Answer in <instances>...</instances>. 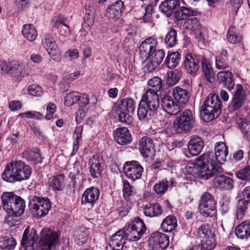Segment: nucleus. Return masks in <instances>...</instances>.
Returning a JSON list of instances; mask_svg holds the SVG:
<instances>
[{
    "instance_id": "f8f14e48",
    "label": "nucleus",
    "mask_w": 250,
    "mask_h": 250,
    "mask_svg": "<svg viewBox=\"0 0 250 250\" xmlns=\"http://www.w3.org/2000/svg\"><path fill=\"white\" fill-rule=\"evenodd\" d=\"M123 170L125 176L134 181L141 178L144 168L139 162L131 161L125 163Z\"/></svg>"
},
{
    "instance_id": "6ab92c4d",
    "label": "nucleus",
    "mask_w": 250,
    "mask_h": 250,
    "mask_svg": "<svg viewBox=\"0 0 250 250\" xmlns=\"http://www.w3.org/2000/svg\"><path fill=\"white\" fill-rule=\"evenodd\" d=\"M123 8V2L121 0H118L107 7L105 10V16L109 19L116 20L121 16Z\"/></svg>"
},
{
    "instance_id": "49530a36",
    "label": "nucleus",
    "mask_w": 250,
    "mask_h": 250,
    "mask_svg": "<svg viewBox=\"0 0 250 250\" xmlns=\"http://www.w3.org/2000/svg\"><path fill=\"white\" fill-rule=\"evenodd\" d=\"M172 163L169 159H166L163 161H158L153 162L151 165V168L152 169H158V171L162 170H171L172 167Z\"/></svg>"
},
{
    "instance_id": "0eeeda50",
    "label": "nucleus",
    "mask_w": 250,
    "mask_h": 250,
    "mask_svg": "<svg viewBox=\"0 0 250 250\" xmlns=\"http://www.w3.org/2000/svg\"><path fill=\"white\" fill-rule=\"evenodd\" d=\"M195 125L194 114L191 110L187 109L176 118L174 126L177 133H187L195 126Z\"/></svg>"
},
{
    "instance_id": "a211bd4d",
    "label": "nucleus",
    "mask_w": 250,
    "mask_h": 250,
    "mask_svg": "<svg viewBox=\"0 0 250 250\" xmlns=\"http://www.w3.org/2000/svg\"><path fill=\"white\" fill-rule=\"evenodd\" d=\"M89 164L90 165L89 171L91 176L94 178H99L103 170L102 160L98 155H94L89 159Z\"/></svg>"
},
{
    "instance_id": "72a5a7b5",
    "label": "nucleus",
    "mask_w": 250,
    "mask_h": 250,
    "mask_svg": "<svg viewBox=\"0 0 250 250\" xmlns=\"http://www.w3.org/2000/svg\"><path fill=\"white\" fill-rule=\"evenodd\" d=\"M235 233L241 239L250 237V221H246L239 225L235 229Z\"/></svg>"
},
{
    "instance_id": "423d86ee",
    "label": "nucleus",
    "mask_w": 250,
    "mask_h": 250,
    "mask_svg": "<svg viewBox=\"0 0 250 250\" xmlns=\"http://www.w3.org/2000/svg\"><path fill=\"white\" fill-rule=\"evenodd\" d=\"M157 41L153 38L146 39L140 46V55L144 60L151 59L160 64L163 60L165 53L163 49L156 50Z\"/></svg>"
},
{
    "instance_id": "a878e982",
    "label": "nucleus",
    "mask_w": 250,
    "mask_h": 250,
    "mask_svg": "<svg viewBox=\"0 0 250 250\" xmlns=\"http://www.w3.org/2000/svg\"><path fill=\"white\" fill-rule=\"evenodd\" d=\"M124 231L119 230L111 237L109 242V246L112 250H122L125 240L124 238Z\"/></svg>"
},
{
    "instance_id": "79ce46f5",
    "label": "nucleus",
    "mask_w": 250,
    "mask_h": 250,
    "mask_svg": "<svg viewBox=\"0 0 250 250\" xmlns=\"http://www.w3.org/2000/svg\"><path fill=\"white\" fill-rule=\"evenodd\" d=\"M115 113L119 121L122 123L130 124L132 121V115L134 112H128L115 107Z\"/></svg>"
},
{
    "instance_id": "e433bc0d",
    "label": "nucleus",
    "mask_w": 250,
    "mask_h": 250,
    "mask_svg": "<svg viewBox=\"0 0 250 250\" xmlns=\"http://www.w3.org/2000/svg\"><path fill=\"white\" fill-rule=\"evenodd\" d=\"M136 107V103L134 100L131 98H124L121 100L115 106V107L134 112Z\"/></svg>"
},
{
    "instance_id": "473e14b6",
    "label": "nucleus",
    "mask_w": 250,
    "mask_h": 250,
    "mask_svg": "<svg viewBox=\"0 0 250 250\" xmlns=\"http://www.w3.org/2000/svg\"><path fill=\"white\" fill-rule=\"evenodd\" d=\"M197 14V12L191 8L181 6L175 11L174 15L178 21H182L187 19L189 17L196 16Z\"/></svg>"
},
{
    "instance_id": "37998d69",
    "label": "nucleus",
    "mask_w": 250,
    "mask_h": 250,
    "mask_svg": "<svg viewBox=\"0 0 250 250\" xmlns=\"http://www.w3.org/2000/svg\"><path fill=\"white\" fill-rule=\"evenodd\" d=\"M249 203L247 200L240 199L238 201L236 206V218L237 220H241L246 214L248 209Z\"/></svg>"
},
{
    "instance_id": "20e7f679",
    "label": "nucleus",
    "mask_w": 250,
    "mask_h": 250,
    "mask_svg": "<svg viewBox=\"0 0 250 250\" xmlns=\"http://www.w3.org/2000/svg\"><path fill=\"white\" fill-rule=\"evenodd\" d=\"M3 209L10 217H20L24 212L25 204L24 200L14 192H3L1 195Z\"/></svg>"
},
{
    "instance_id": "6e6552de",
    "label": "nucleus",
    "mask_w": 250,
    "mask_h": 250,
    "mask_svg": "<svg viewBox=\"0 0 250 250\" xmlns=\"http://www.w3.org/2000/svg\"><path fill=\"white\" fill-rule=\"evenodd\" d=\"M29 208L33 216L41 218L48 213L51 204L48 198L34 196L30 200Z\"/></svg>"
},
{
    "instance_id": "e2e57ef3",
    "label": "nucleus",
    "mask_w": 250,
    "mask_h": 250,
    "mask_svg": "<svg viewBox=\"0 0 250 250\" xmlns=\"http://www.w3.org/2000/svg\"><path fill=\"white\" fill-rule=\"evenodd\" d=\"M12 68V62H0V69L4 72L7 74H11Z\"/></svg>"
},
{
    "instance_id": "c85d7f7f",
    "label": "nucleus",
    "mask_w": 250,
    "mask_h": 250,
    "mask_svg": "<svg viewBox=\"0 0 250 250\" xmlns=\"http://www.w3.org/2000/svg\"><path fill=\"white\" fill-rule=\"evenodd\" d=\"M201 61L204 75L207 81L211 83L215 76L211 64L209 61L204 56H201Z\"/></svg>"
},
{
    "instance_id": "4d7b16f0",
    "label": "nucleus",
    "mask_w": 250,
    "mask_h": 250,
    "mask_svg": "<svg viewBox=\"0 0 250 250\" xmlns=\"http://www.w3.org/2000/svg\"><path fill=\"white\" fill-rule=\"evenodd\" d=\"M151 111L147 108L142 102L140 101L137 110V115L140 120H144L147 118L148 114H150Z\"/></svg>"
},
{
    "instance_id": "69168bd1",
    "label": "nucleus",
    "mask_w": 250,
    "mask_h": 250,
    "mask_svg": "<svg viewBox=\"0 0 250 250\" xmlns=\"http://www.w3.org/2000/svg\"><path fill=\"white\" fill-rule=\"evenodd\" d=\"M149 59L146 64V68L149 72H152L158 67L160 63L153 60Z\"/></svg>"
},
{
    "instance_id": "bb28decb",
    "label": "nucleus",
    "mask_w": 250,
    "mask_h": 250,
    "mask_svg": "<svg viewBox=\"0 0 250 250\" xmlns=\"http://www.w3.org/2000/svg\"><path fill=\"white\" fill-rule=\"evenodd\" d=\"M217 77L219 82L222 83L229 90L233 89L235 83L231 72L229 71L219 72L217 74Z\"/></svg>"
},
{
    "instance_id": "13d9d810",
    "label": "nucleus",
    "mask_w": 250,
    "mask_h": 250,
    "mask_svg": "<svg viewBox=\"0 0 250 250\" xmlns=\"http://www.w3.org/2000/svg\"><path fill=\"white\" fill-rule=\"evenodd\" d=\"M198 234L200 237L205 238L210 236L213 233H211L209 226L207 224H205L198 228Z\"/></svg>"
},
{
    "instance_id": "4c0bfd02",
    "label": "nucleus",
    "mask_w": 250,
    "mask_h": 250,
    "mask_svg": "<svg viewBox=\"0 0 250 250\" xmlns=\"http://www.w3.org/2000/svg\"><path fill=\"white\" fill-rule=\"evenodd\" d=\"M228 52L226 50L222 51L216 57L215 66L218 69H224L229 67Z\"/></svg>"
},
{
    "instance_id": "c9c22d12",
    "label": "nucleus",
    "mask_w": 250,
    "mask_h": 250,
    "mask_svg": "<svg viewBox=\"0 0 250 250\" xmlns=\"http://www.w3.org/2000/svg\"><path fill=\"white\" fill-rule=\"evenodd\" d=\"M177 219L173 215L167 216L162 222L161 229L164 232H171L177 227Z\"/></svg>"
},
{
    "instance_id": "09e8293b",
    "label": "nucleus",
    "mask_w": 250,
    "mask_h": 250,
    "mask_svg": "<svg viewBox=\"0 0 250 250\" xmlns=\"http://www.w3.org/2000/svg\"><path fill=\"white\" fill-rule=\"evenodd\" d=\"M182 72L178 69H175L168 74L167 83L168 85H173L176 84L180 80L182 76Z\"/></svg>"
},
{
    "instance_id": "aec40b11",
    "label": "nucleus",
    "mask_w": 250,
    "mask_h": 250,
    "mask_svg": "<svg viewBox=\"0 0 250 250\" xmlns=\"http://www.w3.org/2000/svg\"><path fill=\"white\" fill-rule=\"evenodd\" d=\"M38 238V235L37 231L34 229H30L27 227L24 231L21 244L22 246L26 248L31 247L32 250Z\"/></svg>"
},
{
    "instance_id": "338daca9",
    "label": "nucleus",
    "mask_w": 250,
    "mask_h": 250,
    "mask_svg": "<svg viewBox=\"0 0 250 250\" xmlns=\"http://www.w3.org/2000/svg\"><path fill=\"white\" fill-rule=\"evenodd\" d=\"M77 103L81 107L86 106L89 103L88 96L86 94H81L79 93V101Z\"/></svg>"
},
{
    "instance_id": "393cba45",
    "label": "nucleus",
    "mask_w": 250,
    "mask_h": 250,
    "mask_svg": "<svg viewBox=\"0 0 250 250\" xmlns=\"http://www.w3.org/2000/svg\"><path fill=\"white\" fill-rule=\"evenodd\" d=\"M180 5V0H165L161 3L159 7L162 13L167 17H170L174 11L178 10Z\"/></svg>"
},
{
    "instance_id": "39448f33",
    "label": "nucleus",
    "mask_w": 250,
    "mask_h": 250,
    "mask_svg": "<svg viewBox=\"0 0 250 250\" xmlns=\"http://www.w3.org/2000/svg\"><path fill=\"white\" fill-rule=\"evenodd\" d=\"M222 102L215 94H210L203 102L201 116L204 121L209 122L216 118L221 112Z\"/></svg>"
},
{
    "instance_id": "5fc2aeb1",
    "label": "nucleus",
    "mask_w": 250,
    "mask_h": 250,
    "mask_svg": "<svg viewBox=\"0 0 250 250\" xmlns=\"http://www.w3.org/2000/svg\"><path fill=\"white\" fill-rule=\"evenodd\" d=\"M168 182L166 179H163L159 183L156 184L153 187L155 192L159 195L164 194L167 190Z\"/></svg>"
},
{
    "instance_id": "bf43d9fd",
    "label": "nucleus",
    "mask_w": 250,
    "mask_h": 250,
    "mask_svg": "<svg viewBox=\"0 0 250 250\" xmlns=\"http://www.w3.org/2000/svg\"><path fill=\"white\" fill-rule=\"evenodd\" d=\"M28 93L33 96H41L42 94V87L37 84H32L28 87Z\"/></svg>"
},
{
    "instance_id": "774afa93",
    "label": "nucleus",
    "mask_w": 250,
    "mask_h": 250,
    "mask_svg": "<svg viewBox=\"0 0 250 250\" xmlns=\"http://www.w3.org/2000/svg\"><path fill=\"white\" fill-rule=\"evenodd\" d=\"M66 54L71 61L76 60L79 57V52L77 49H69Z\"/></svg>"
},
{
    "instance_id": "f3484780",
    "label": "nucleus",
    "mask_w": 250,
    "mask_h": 250,
    "mask_svg": "<svg viewBox=\"0 0 250 250\" xmlns=\"http://www.w3.org/2000/svg\"><path fill=\"white\" fill-rule=\"evenodd\" d=\"M201 56L188 53L185 58L184 65L188 73L195 75L199 69V61Z\"/></svg>"
},
{
    "instance_id": "b1692460",
    "label": "nucleus",
    "mask_w": 250,
    "mask_h": 250,
    "mask_svg": "<svg viewBox=\"0 0 250 250\" xmlns=\"http://www.w3.org/2000/svg\"><path fill=\"white\" fill-rule=\"evenodd\" d=\"M114 136L117 143L121 145H125L131 140V136L126 127L117 128L114 132Z\"/></svg>"
},
{
    "instance_id": "c756f323",
    "label": "nucleus",
    "mask_w": 250,
    "mask_h": 250,
    "mask_svg": "<svg viewBox=\"0 0 250 250\" xmlns=\"http://www.w3.org/2000/svg\"><path fill=\"white\" fill-rule=\"evenodd\" d=\"M215 184L221 189L229 190L233 187V181L231 178L220 175L215 177Z\"/></svg>"
},
{
    "instance_id": "c03bdc74",
    "label": "nucleus",
    "mask_w": 250,
    "mask_h": 250,
    "mask_svg": "<svg viewBox=\"0 0 250 250\" xmlns=\"http://www.w3.org/2000/svg\"><path fill=\"white\" fill-rule=\"evenodd\" d=\"M23 156L27 161L40 163L42 161L41 154L37 150L27 149L23 152Z\"/></svg>"
},
{
    "instance_id": "0e129e2a",
    "label": "nucleus",
    "mask_w": 250,
    "mask_h": 250,
    "mask_svg": "<svg viewBox=\"0 0 250 250\" xmlns=\"http://www.w3.org/2000/svg\"><path fill=\"white\" fill-rule=\"evenodd\" d=\"M22 107L21 103L18 100L12 101L9 103V108L12 111L20 109Z\"/></svg>"
},
{
    "instance_id": "864d4df0",
    "label": "nucleus",
    "mask_w": 250,
    "mask_h": 250,
    "mask_svg": "<svg viewBox=\"0 0 250 250\" xmlns=\"http://www.w3.org/2000/svg\"><path fill=\"white\" fill-rule=\"evenodd\" d=\"M202 240V247L206 250H210L213 249L216 245V241L214 234L203 238Z\"/></svg>"
},
{
    "instance_id": "4468645a",
    "label": "nucleus",
    "mask_w": 250,
    "mask_h": 250,
    "mask_svg": "<svg viewBox=\"0 0 250 250\" xmlns=\"http://www.w3.org/2000/svg\"><path fill=\"white\" fill-rule=\"evenodd\" d=\"M141 101L146 106L149 111H156L160 106L158 93L153 91H146L142 96Z\"/></svg>"
},
{
    "instance_id": "8fccbe9b",
    "label": "nucleus",
    "mask_w": 250,
    "mask_h": 250,
    "mask_svg": "<svg viewBox=\"0 0 250 250\" xmlns=\"http://www.w3.org/2000/svg\"><path fill=\"white\" fill-rule=\"evenodd\" d=\"M53 27L59 30L60 34L63 36L65 37L70 34V28L63 22V21H62L60 20H57Z\"/></svg>"
},
{
    "instance_id": "2eb2a0df",
    "label": "nucleus",
    "mask_w": 250,
    "mask_h": 250,
    "mask_svg": "<svg viewBox=\"0 0 250 250\" xmlns=\"http://www.w3.org/2000/svg\"><path fill=\"white\" fill-rule=\"evenodd\" d=\"M149 244L153 250H163L168 246L169 239L166 234L156 232L152 234Z\"/></svg>"
},
{
    "instance_id": "ddd939ff",
    "label": "nucleus",
    "mask_w": 250,
    "mask_h": 250,
    "mask_svg": "<svg viewBox=\"0 0 250 250\" xmlns=\"http://www.w3.org/2000/svg\"><path fill=\"white\" fill-rule=\"evenodd\" d=\"M42 45L54 60H60V51L54 38L49 34L44 35L42 40Z\"/></svg>"
},
{
    "instance_id": "a18cd8bd",
    "label": "nucleus",
    "mask_w": 250,
    "mask_h": 250,
    "mask_svg": "<svg viewBox=\"0 0 250 250\" xmlns=\"http://www.w3.org/2000/svg\"><path fill=\"white\" fill-rule=\"evenodd\" d=\"M237 124L244 137L247 139L250 138V122L246 119L239 118L237 121Z\"/></svg>"
},
{
    "instance_id": "5701e85b",
    "label": "nucleus",
    "mask_w": 250,
    "mask_h": 250,
    "mask_svg": "<svg viewBox=\"0 0 250 250\" xmlns=\"http://www.w3.org/2000/svg\"><path fill=\"white\" fill-rule=\"evenodd\" d=\"M245 99V92L241 84H237L236 91L233 95L231 106L233 110H237L241 107L244 104Z\"/></svg>"
},
{
    "instance_id": "dca6fc26",
    "label": "nucleus",
    "mask_w": 250,
    "mask_h": 250,
    "mask_svg": "<svg viewBox=\"0 0 250 250\" xmlns=\"http://www.w3.org/2000/svg\"><path fill=\"white\" fill-rule=\"evenodd\" d=\"M100 190L93 187L86 188L81 198V203L83 205L92 207L99 198Z\"/></svg>"
},
{
    "instance_id": "f03ea898",
    "label": "nucleus",
    "mask_w": 250,
    "mask_h": 250,
    "mask_svg": "<svg viewBox=\"0 0 250 250\" xmlns=\"http://www.w3.org/2000/svg\"><path fill=\"white\" fill-rule=\"evenodd\" d=\"M32 172L29 166L21 161L11 162L1 174L2 179L7 182L15 183L27 180Z\"/></svg>"
},
{
    "instance_id": "7ed1b4c3",
    "label": "nucleus",
    "mask_w": 250,
    "mask_h": 250,
    "mask_svg": "<svg viewBox=\"0 0 250 250\" xmlns=\"http://www.w3.org/2000/svg\"><path fill=\"white\" fill-rule=\"evenodd\" d=\"M172 96L177 103L174 102L170 96L166 95L162 98L161 104L168 114L175 115L180 111L179 104H185L188 102L189 93L186 89L177 86L173 89Z\"/></svg>"
},
{
    "instance_id": "680f3d73",
    "label": "nucleus",
    "mask_w": 250,
    "mask_h": 250,
    "mask_svg": "<svg viewBox=\"0 0 250 250\" xmlns=\"http://www.w3.org/2000/svg\"><path fill=\"white\" fill-rule=\"evenodd\" d=\"M123 192L124 196L125 198L130 196L133 192L132 186L126 180H123Z\"/></svg>"
},
{
    "instance_id": "412c9836",
    "label": "nucleus",
    "mask_w": 250,
    "mask_h": 250,
    "mask_svg": "<svg viewBox=\"0 0 250 250\" xmlns=\"http://www.w3.org/2000/svg\"><path fill=\"white\" fill-rule=\"evenodd\" d=\"M204 144L203 140L198 136L194 135L191 137L188 144V150L192 156H197L203 150Z\"/></svg>"
},
{
    "instance_id": "7c9ffc66",
    "label": "nucleus",
    "mask_w": 250,
    "mask_h": 250,
    "mask_svg": "<svg viewBox=\"0 0 250 250\" xmlns=\"http://www.w3.org/2000/svg\"><path fill=\"white\" fill-rule=\"evenodd\" d=\"M64 175L58 174L50 177L48 179V185L50 189L54 191H61L64 188Z\"/></svg>"
},
{
    "instance_id": "de8ad7c7",
    "label": "nucleus",
    "mask_w": 250,
    "mask_h": 250,
    "mask_svg": "<svg viewBox=\"0 0 250 250\" xmlns=\"http://www.w3.org/2000/svg\"><path fill=\"white\" fill-rule=\"evenodd\" d=\"M147 84L149 88L146 91H153L157 93L162 87V80L158 77H154L150 79Z\"/></svg>"
},
{
    "instance_id": "ea45409f",
    "label": "nucleus",
    "mask_w": 250,
    "mask_h": 250,
    "mask_svg": "<svg viewBox=\"0 0 250 250\" xmlns=\"http://www.w3.org/2000/svg\"><path fill=\"white\" fill-rule=\"evenodd\" d=\"M180 58L181 55L178 52H173L168 54L165 62L169 68L173 69L179 64Z\"/></svg>"
},
{
    "instance_id": "cd10ccee",
    "label": "nucleus",
    "mask_w": 250,
    "mask_h": 250,
    "mask_svg": "<svg viewBox=\"0 0 250 250\" xmlns=\"http://www.w3.org/2000/svg\"><path fill=\"white\" fill-rule=\"evenodd\" d=\"M145 216L155 217L160 216L163 213L161 206L158 203L147 204L143 208Z\"/></svg>"
},
{
    "instance_id": "f257e3e1",
    "label": "nucleus",
    "mask_w": 250,
    "mask_h": 250,
    "mask_svg": "<svg viewBox=\"0 0 250 250\" xmlns=\"http://www.w3.org/2000/svg\"><path fill=\"white\" fill-rule=\"evenodd\" d=\"M214 152H208L203 154L189 166L191 172L195 177L203 180L221 174L223 172L221 164L226 161L228 154V147L223 142L215 145Z\"/></svg>"
},
{
    "instance_id": "9b49d317",
    "label": "nucleus",
    "mask_w": 250,
    "mask_h": 250,
    "mask_svg": "<svg viewBox=\"0 0 250 250\" xmlns=\"http://www.w3.org/2000/svg\"><path fill=\"white\" fill-rule=\"evenodd\" d=\"M146 230L143 221L139 217L134 219L130 229L124 231V236L131 241H136L142 236Z\"/></svg>"
},
{
    "instance_id": "a19ab883",
    "label": "nucleus",
    "mask_w": 250,
    "mask_h": 250,
    "mask_svg": "<svg viewBox=\"0 0 250 250\" xmlns=\"http://www.w3.org/2000/svg\"><path fill=\"white\" fill-rule=\"evenodd\" d=\"M242 39V35L238 29L233 26L230 27L227 34V39L229 42L233 44H237L241 42Z\"/></svg>"
},
{
    "instance_id": "1a4fd4ad",
    "label": "nucleus",
    "mask_w": 250,
    "mask_h": 250,
    "mask_svg": "<svg viewBox=\"0 0 250 250\" xmlns=\"http://www.w3.org/2000/svg\"><path fill=\"white\" fill-rule=\"evenodd\" d=\"M58 241L57 233L51 229H43L40 235V239L36 244L39 250H51Z\"/></svg>"
},
{
    "instance_id": "f704fd0d",
    "label": "nucleus",
    "mask_w": 250,
    "mask_h": 250,
    "mask_svg": "<svg viewBox=\"0 0 250 250\" xmlns=\"http://www.w3.org/2000/svg\"><path fill=\"white\" fill-rule=\"evenodd\" d=\"M22 36L29 42H33L36 40L38 36V32L31 24H26L23 26L21 31Z\"/></svg>"
},
{
    "instance_id": "58836bf2",
    "label": "nucleus",
    "mask_w": 250,
    "mask_h": 250,
    "mask_svg": "<svg viewBox=\"0 0 250 250\" xmlns=\"http://www.w3.org/2000/svg\"><path fill=\"white\" fill-rule=\"evenodd\" d=\"M16 245V242L13 237L0 236V250H13Z\"/></svg>"
},
{
    "instance_id": "9d476101",
    "label": "nucleus",
    "mask_w": 250,
    "mask_h": 250,
    "mask_svg": "<svg viewBox=\"0 0 250 250\" xmlns=\"http://www.w3.org/2000/svg\"><path fill=\"white\" fill-rule=\"evenodd\" d=\"M200 214L205 217H212L216 213V203L213 196L208 192L202 196L199 204Z\"/></svg>"
},
{
    "instance_id": "052dcab7",
    "label": "nucleus",
    "mask_w": 250,
    "mask_h": 250,
    "mask_svg": "<svg viewBox=\"0 0 250 250\" xmlns=\"http://www.w3.org/2000/svg\"><path fill=\"white\" fill-rule=\"evenodd\" d=\"M57 106L56 104L53 103H49L46 107V114L45 116V119L47 120H50L52 117L54 113L56 111Z\"/></svg>"
},
{
    "instance_id": "6e6d98bb",
    "label": "nucleus",
    "mask_w": 250,
    "mask_h": 250,
    "mask_svg": "<svg viewBox=\"0 0 250 250\" xmlns=\"http://www.w3.org/2000/svg\"><path fill=\"white\" fill-rule=\"evenodd\" d=\"M79 93L77 91H73L67 94L65 97V105L70 106L77 103L79 101Z\"/></svg>"
},
{
    "instance_id": "603ef678",
    "label": "nucleus",
    "mask_w": 250,
    "mask_h": 250,
    "mask_svg": "<svg viewBox=\"0 0 250 250\" xmlns=\"http://www.w3.org/2000/svg\"><path fill=\"white\" fill-rule=\"evenodd\" d=\"M177 42V32L174 29H171L167 33L165 38V43L169 47L173 46Z\"/></svg>"
},
{
    "instance_id": "4be33fe9",
    "label": "nucleus",
    "mask_w": 250,
    "mask_h": 250,
    "mask_svg": "<svg viewBox=\"0 0 250 250\" xmlns=\"http://www.w3.org/2000/svg\"><path fill=\"white\" fill-rule=\"evenodd\" d=\"M139 148L144 157L148 158L153 153V144L152 139L148 137H142L139 142Z\"/></svg>"
},
{
    "instance_id": "3c124183",
    "label": "nucleus",
    "mask_w": 250,
    "mask_h": 250,
    "mask_svg": "<svg viewBox=\"0 0 250 250\" xmlns=\"http://www.w3.org/2000/svg\"><path fill=\"white\" fill-rule=\"evenodd\" d=\"M235 175L240 180L250 182V166H245L243 168L237 171Z\"/></svg>"
},
{
    "instance_id": "2f4dec72",
    "label": "nucleus",
    "mask_w": 250,
    "mask_h": 250,
    "mask_svg": "<svg viewBox=\"0 0 250 250\" xmlns=\"http://www.w3.org/2000/svg\"><path fill=\"white\" fill-rule=\"evenodd\" d=\"M26 67V64L25 63L16 61H12L11 75L17 77H24L28 75Z\"/></svg>"
}]
</instances>
